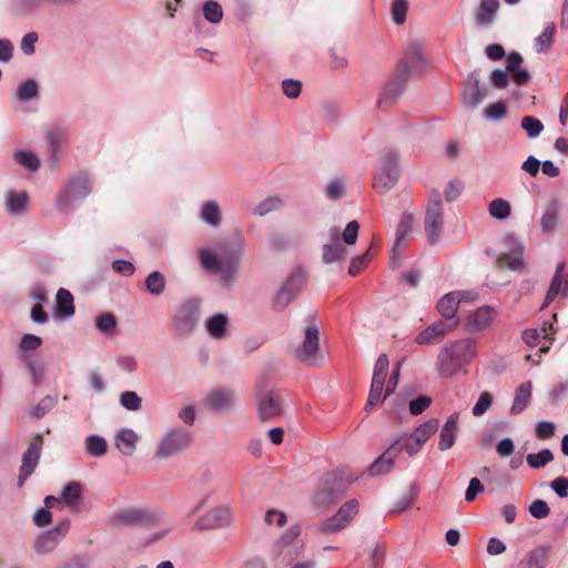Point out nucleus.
I'll use <instances>...</instances> for the list:
<instances>
[{
    "label": "nucleus",
    "instance_id": "nucleus-2",
    "mask_svg": "<svg viewBox=\"0 0 568 568\" xmlns=\"http://www.w3.org/2000/svg\"><path fill=\"white\" fill-rule=\"evenodd\" d=\"M246 244L242 235L237 237V253L220 256L217 253L207 250H199V257L203 268L212 274H220L224 284L230 286L239 270V255Z\"/></svg>",
    "mask_w": 568,
    "mask_h": 568
},
{
    "label": "nucleus",
    "instance_id": "nucleus-55",
    "mask_svg": "<svg viewBox=\"0 0 568 568\" xmlns=\"http://www.w3.org/2000/svg\"><path fill=\"white\" fill-rule=\"evenodd\" d=\"M43 0H11V9L14 13L26 16L33 12Z\"/></svg>",
    "mask_w": 568,
    "mask_h": 568
},
{
    "label": "nucleus",
    "instance_id": "nucleus-36",
    "mask_svg": "<svg viewBox=\"0 0 568 568\" xmlns=\"http://www.w3.org/2000/svg\"><path fill=\"white\" fill-rule=\"evenodd\" d=\"M145 287L151 295L163 294L166 287L165 276L159 271L150 273L145 278Z\"/></svg>",
    "mask_w": 568,
    "mask_h": 568
},
{
    "label": "nucleus",
    "instance_id": "nucleus-5",
    "mask_svg": "<svg viewBox=\"0 0 568 568\" xmlns=\"http://www.w3.org/2000/svg\"><path fill=\"white\" fill-rule=\"evenodd\" d=\"M163 515L149 507H128L115 511L110 519L114 526L153 525L161 521Z\"/></svg>",
    "mask_w": 568,
    "mask_h": 568
},
{
    "label": "nucleus",
    "instance_id": "nucleus-30",
    "mask_svg": "<svg viewBox=\"0 0 568 568\" xmlns=\"http://www.w3.org/2000/svg\"><path fill=\"white\" fill-rule=\"evenodd\" d=\"M495 316V311L489 306L479 307L469 316V327L471 331H481L488 327Z\"/></svg>",
    "mask_w": 568,
    "mask_h": 568
},
{
    "label": "nucleus",
    "instance_id": "nucleus-37",
    "mask_svg": "<svg viewBox=\"0 0 568 568\" xmlns=\"http://www.w3.org/2000/svg\"><path fill=\"white\" fill-rule=\"evenodd\" d=\"M38 95L39 87L38 83L32 79L22 81L14 92V97L19 101H29L36 99Z\"/></svg>",
    "mask_w": 568,
    "mask_h": 568
},
{
    "label": "nucleus",
    "instance_id": "nucleus-17",
    "mask_svg": "<svg viewBox=\"0 0 568 568\" xmlns=\"http://www.w3.org/2000/svg\"><path fill=\"white\" fill-rule=\"evenodd\" d=\"M43 439L41 435H38L34 440L29 445L28 449L24 452L22 456V465L20 467L19 474V485L22 486L24 480L33 473L36 469L40 453L42 449Z\"/></svg>",
    "mask_w": 568,
    "mask_h": 568
},
{
    "label": "nucleus",
    "instance_id": "nucleus-38",
    "mask_svg": "<svg viewBox=\"0 0 568 568\" xmlns=\"http://www.w3.org/2000/svg\"><path fill=\"white\" fill-rule=\"evenodd\" d=\"M85 450L90 456L101 457L108 450V443L101 436L90 435L85 438Z\"/></svg>",
    "mask_w": 568,
    "mask_h": 568
},
{
    "label": "nucleus",
    "instance_id": "nucleus-43",
    "mask_svg": "<svg viewBox=\"0 0 568 568\" xmlns=\"http://www.w3.org/2000/svg\"><path fill=\"white\" fill-rule=\"evenodd\" d=\"M81 494V485L79 483L71 481L64 486L62 490V498L68 506L75 507L79 505Z\"/></svg>",
    "mask_w": 568,
    "mask_h": 568
},
{
    "label": "nucleus",
    "instance_id": "nucleus-12",
    "mask_svg": "<svg viewBox=\"0 0 568 568\" xmlns=\"http://www.w3.org/2000/svg\"><path fill=\"white\" fill-rule=\"evenodd\" d=\"M257 412L262 420H271L283 412V400L277 392L262 388L257 392Z\"/></svg>",
    "mask_w": 568,
    "mask_h": 568
},
{
    "label": "nucleus",
    "instance_id": "nucleus-41",
    "mask_svg": "<svg viewBox=\"0 0 568 568\" xmlns=\"http://www.w3.org/2000/svg\"><path fill=\"white\" fill-rule=\"evenodd\" d=\"M392 445L398 446V455L403 452V449H406L407 454L410 457L415 456L423 446V444L419 440H417L412 434L400 436Z\"/></svg>",
    "mask_w": 568,
    "mask_h": 568
},
{
    "label": "nucleus",
    "instance_id": "nucleus-6",
    "mask_svg": "<svg viewBox=\"0 0 568 568\" xmlns=\"http://www.w3.org/2000/svg\"><path fill=\"white\" fill-rule=\"evenodd\" d=\"M92 191V183L87 173L74 175L59 193L55 205L59 211L67 212L71 209L72 202L87 197Z\"/></svg>",
    "mask_w": 568,
    "mask_h": 568
},
{
    "label": "nucleus",
    "instance_id": "nucleus-7",
    "mask_svg": "<svg viewBox=\"0 0 568 568\" xmlns=\"http://www.w3.org/2000/svg\"><path fill=\"white\" fill-rule=\"evenodd\" d=\"M398 153L394 150H385L381 155V164L374 175L373 186L381 193L393 189L398 181L397 168Z\"/></svg>",
    "mask_w": 568,
    "mask_h": 568
},
{
    "label": "nucleus",
    "instance_id": "nucleus-50",
    "mask_svg": "<svg viewBox=\"0 0 568 568\" xmlns=\"http://www.w3.org/2000/svg\"><path fill=\"white\" fill-rule=\"evenodd\" d=\"M300 535L301 526L295 524L292 525L276 541L281 544H288L303 549L304 544L303 540L300 538Z\"/></svg>",
    "mask_w": 568,
    "mask_h": 568
},
{
    "label": "nucleus",
    "instance_id": "nucleus-28",
    "mask_svg": "<svg viewBox=\"0 0 568 568\" xmlns=\"http://www.w3.org/2000/svg\"><path fill=\"white\" fill-rule=\"evenodd\" d=\"M139 440L138 434L133 429L122 428L115 435V447L125 456H131Z\"/></svg>",
    "mask_w": 568,
    "mask_h": 568
},
{
    "label": "nucleus",
    "instance_id": "nucleus-45",
    "mask_svg": "<svg viewBox=\"0 0 568 568\" xmlns=\"http://www.w3.org/2000/svg\"><path fill=\"white\" fill-rule=\"evenodd\" d=\"M520 126L529 139H536L544 130L541 121L531 115H525L520 121Z\"/></svg>",
    "mask_w": 568,
    "mask_h": 568
},
{
    "label": "nucleus",
    "instance_id": "nucleus-32",
    "mask_svg": "<svg viewBox=\"0 0 568 568\" xmlns=\"http://www.w3.org/2000/svg\"><path fill=\"white\" fill-rule=\"evenodd\" d=\"M227 316L215 314L206 320L205 327L211 337L221 339L225 336L227 329Z\"/></svg>",
    "mask_w": 568,
    "mask_h": 568
},
{
    "label": "nucleus",
    "instance_id": "nucleus-63",
    "mask_svg": "<svg viewBox=\"0 0 568 568\" xmlns=\"http://www.w3.org/2000/svg\"><path fill=\"white\" fill-rule=\"evenodd\" d=\"M317 527L321 532L328 535L339 531L346 527V524L339 520V517L335 514L333 517L320 523Z\"/></svg>",
    "mask_w": 568,
    "mask_h": 568
},
{
    "label": "nucleus",
    "instance_id": "nucleus-20",
    "mask_svg": "<svg viewBox=\"0 0 568 568\" xmlns=\"http://www.w3.org/2000/svg\"><path fill=\"white\" fill-rule=\"evenodd\" d=\"M458 322L452 324L438 321L419 332L415 338L418 345H433L439 343L443 337L457 326Z\"/></svg>",
    "mask_w": 568,
    "mask_h": 568
},
{
    "label": "nucleus",
    "instance_id": "nucleus-19",
    "mask_svg": "<svg viewBox=\"0 0 568 568\" xmlns=\"http://www.w3.org/2000/svg\"><path fill=\"white\" fill-rule=\"evenodd\" d=\"M407 81V78L398 77L395 71L394 75L383 87L376 101L377 106L385 108L395 103L403 93Z\"/></svg>",
    "mask_w": 568,
    "mask_h": 568
},
{
    "label": "nucleus",
    "instance_id": "nucleus-26",
    "mask_svg": "<svg viewBox=\"0 0 568 568\" xmlns=\"http://www.w3.org/2000/svg\"><path fill=\"white\" fill-rule=\"evenodd\" d=\"M523 58L518 52H511L507 57L506 71L510 73L513 80L518 85H525L530 79V74L526 69H520Z\"/></svg>",
    "mask_w": 568,
    "mask_h": 568
},
{
    "label": "nucleus",
    "instance_id": "nucleus-51",
    "mask_svg": "<svg viewBox=\"0 0 568 568\" xmlns=\"http://www.w3.org/2000/svg\"><path fill=\"white\" fill-rule=\"evenodd\" d=\"M497 262L500 267H507L511 271L521 270L524 266L523 252L520 250L518 253H516L514 255L501 254L498 257Z\"/></svg>",
    "mask_w": 568,
    "mask_h": 568
},
{
    "label": "nucleus",
    "instance_id": "nucleus-62",
    "mask_svg": "<svg viewBox=\"0 0 568 568\" xmlns=\"http://www.w3.org/2000/svg\"><path fill=\"white\" fill-rule=\"evenodd\" d=\"M484 113L488 120L500 121L507 115V106L504 102H495L489 104Z\"/></svg>",
    "mask_w": 568,
    "mask_h": 568
},
{
    "label": "nucleus",
    "instance_id": "nucleus-9",
    "mask_svg": "<svg viewBox=\"0 0 568 568\" xmlns=\"http://www.w3.org/2000/svg\"><path fill=\"white\" fill-rule=\"evenodd\" d=\"M305 285V273L301 268L292 271L275 294L273 298V307L276 311L285 310L292 302L296 300Z\"/></svg>",
    "mask_w": 568,
    "mask_h": 568
},
{
    "label": "nucleus",
    "instance_id": "nucleus-22",
    "mask_svg": "<svg viewBox=\"0 0 568 568\" xmlns=\"http://www.w3.org/2000/svg\"><path fill=\"white\" fill-rule=\"evenodd\" d=\"M398 457V446L390 445L367 469L372 477H378L388 474Z\"/></svg>",
    "mask_w": 568,
    "mask_h": 568
},
{
    "label": "nucleus",
    "instance_id": "nucleus-33",
    "mask_svg": "<svg viewBox=\"0 0 568 568\" xmlns=\"http://www.w3.org/2000/svg\"><path fill=\"white\" fill-rule=\"evenodd\" d=\"M457 295L454 292L445 294L437 303L439 314L448 320L455 317L458 307Z\"/></svg>",
    "mask_w": 568,
    "mask_h": 568
},
{
    "label": "nucleus",
    "instance_id": "nucleus-46",
    "mask_svg": "<svg viewBox=\"0 0 568 568\" xmlns=\"http://www.w3.org/2000/svg\"><path fill=\"white\" fill-rule=\"evenodd\" d=\"M554 459V455L550 449L544 448L536 454H528L526 457L529 467L539 469L545 467L548 463Z\"/></svg>",
    "mask_w": 568,
    "mask_h": 568
},
{
    "label": "nucleus",
    "instance_id": "nucleus-8",
    "mask_svg": "<svg viewBox=\"0 0 568 568\" xmlns=\"http://www.w3.org/2000/svg\"><path fill=\"white\" fill-rule=\"evenodd\" d=\"M427 67L424 54V44L419 41L409 42L404 51L403 59L397 63L398 77L407 78L419 75Z\"/></svg>",
    "mask_w": 568,
    "mask_h": 568
},
{
    "label": "nucleus",
    "instance_id": "nucleus-27",
    "mask_svg": "<svg viewBox=\"0 0 568 568\" xmlns=\"http://www.w3.org/2000/svg\"><path fill=\"white\" fill-rule=\"evenodd\" d=\"M302 550L295 546L275 541L271 548V556L274 561L287 565L297 558Z\"/></svg>",
    "mask_w": 568,
    "mask_h": 568
},
{
    "label": "nucleus",
    "instance_id": "nucleus-56",
    "mask_svg": "<svg viewBox=\"0 0 568 568\" xmlns=\"http://www.w3.org/2000/svg\"><path fill=\"white\" fill-rule=\"evenodd\" d=\"M413 219L409 214H404L397 225L395 243L393 247V253H395L396 247L402 243V241L406 237L408 232L412 229Z\"/></svg>",
    "mask_w": 568,
    "mask_h": 568
},
{
    "label": "nucleus",
    "instance_id": "nucleus-21",
    "mask_svg": "<svg viewBox=\"0 0 568 568\" xmlns=\"http://www.w3.org/2000/svg\"><path fill=\"white\" fill-rule=\"evenodd\" d=\"M336 481L337 478L334 474H325L313 496L314 504L317 506L331 504L339 493V489L335 488Z\"/></svg>",
    "mask_w": 568,
    "mask_h": 568
},
{
    "label": "nucleus",
    "instance_id": "nucleus-39",
    "mask_svg": "<svg viewBox=\"0 0 568 568\" xmlns=\"http://www.w3.org/2000/svg\"><path fill=\"white\" fill-rule=\"evenodd\" d=\"M57 310L60 314L71 316L74 314L73 296L65 288H60L55 296Z\"/></svg>",
    "mask_w": 568,
    "mask_h": 568
},
{
    "label": "nucleus",
    "instance_id": "nucleus-54",
    "mask_svg": "<svg viewBox=\"0 0 568 568\" xmlns=\"http://www.w3.org/2000/svg\"><path fill=\"white\" fill-rule=\"evenodd\" d=\"M120 404L128 410L136 412L142 408V398L133 390L120 395Z\"/></svg>",
    "mask_w": 568,
    "mask_h": 568
},
{
    "label": "nucleus",
    "instance_id": "nucleus-31",
    "mask_svg": "<svg viewBox=\"0 0 568 568\" xmlns=\"http://www.w3.org/2000/svg\"><path fill=\"white\" fill-rule=\"evenodd\" d=\"M201 220L213 226L219 227L222 222V213L220 205L215 201H206L202 204L201 213H200Z\"/></svg>",
    "mask_w": 568,
    "mask_h": 568
},
{
    "label": "nucleus",
    "instance_id": "nucleus-35",
    "mask_svg": "<svg viewBox=\"0 0 568 568\" xmlns=\"http://www.w3.org/2000/svg\"><path fill=\"white\" fill-rule=\"evenodd\" d=\"M389 368V359L386 354H381L375 363L372 384L384 388L385 379Z\"/></svg>",
    "mask_w": 568,
    "mask_h": 568
},
{
    "label": "nucleus",
    "instance_id": "nucleus-34",
    "mask_svg": "<svg viewBox=\"0 0 568 568\" xmlns=\"http://www.w3.org/2000/svg\"><path fill=\"white\" fill-rule=\"evenodd\" d=\"M29 196L26 192H10L7 196V210L12 215H21L28 204Z\"/></svg>",
    "mask_w": 568,
    "mask_h": 568
},
{
    "label": "nucleus",
    "instance_id": "nucleus-15",
    "mask_svg": "<svg viewBox=\"0 0 568 568\" xmlns=\"http://www.w3.org/2000/svg\"><path fill=\"white\" fill-rule=\"evenodd\" d=\"M328 242L323 245L322 261L325 264H332L335 262H343L347 257V250L341 243L339 230L337 227H331L328 230Z\"/></svg>",
    "mask_w": 568,
    "mask_h": 568
},
{
    "label": "nucleus",
    "instance_id": "nucleus-61",
    "mask_svg": "<svg viewBox=\"0 0 568 568\" xmlns=\"http://www.w3.org/2000/svg\"><path fill=\"white\" fill-rule=\"evenodd\" d=\"M357 511L358 503L356 500H349L339 508L336 515L339 517V520L347 526L353 520Z\"/></svg>",
    "mask_w": 568,
    "mask_h": 568
},
{
    "label": "nucleus",
    "instance_id": "nucleus-58",
    "mask_svg": "<svg viewBox=\"0 0 568 568\" xmlns=\"http://www.w3.org/2000/svg\"><path fill=\"white\" fill-rule=\"evenodd\" d=\"M408 11L407 0H393L390 7L392 19L396 24H403L406 21Z\"/></svg>",
    "mask_w": 568,
    "mask_h": 568
},
{
    "label": "nucleus",
    "instance_id": "nucleus-57",
    "mask_svg": "<svg viewBox=\"0 0 568 568\" xmlns=\"http://www.w3.org/2000/svg\"><path fill=\"white\" fill-rule=\"evenodd\" d=\"M16 161L30 171H37L40 166V161L37 155L29 151H19L14 155Z\"/></svg>",
    "mask_w": 568,
    "mask_h": 568
},
{
    "label": "nucleus",
    "instance_id": "nucleus-25",
    "mask_svg": "<svg viewBox=\"0 0 568 568\" xmlns=\"http://www.w3.org/2000/svg\"><path fill=\"white\" fill-rule=\"evenodd\" d=\"M458 432V415L453 414L450 415L444 426L442 427L440 434H439V444L438 448L439 450L444 452L449 448H452L456 442Z\"/></svg>",
    "mask_w": 568,
    "mask_h": 568
},
{
    "label": "nucleus",
    "instance_id": "nucleus-52",
    "mask_svg": "<svg viewBox=\"0 0 568 568\" xmlns=\"http://www.w3.org/2000/svg\"><path fill=\"white\" fill-rule=\"evenodd\" d=\"M204 18L211 23H219L223 18V9L216 1H206L203 6Z\"/></svg>",
    "mask_w": 568,
    "mask_h": 568
},
{
    "label": "nucleus",
    "instance_id": "nucleus-44",
    "mask_svg": "<svg viewBox=\"0 0 568 568\" xmlns=\"http://www.w3.org/2000/svg\"><path fill=\"white\" fill-rule=\"evenodd\" d=\"M438 425V419H429L426 423L419 425L412 435L422 444H425L429 437L437 432Z\"/></svg>",
    "mask_w": 568,
    "mask_h": 568
},
{
    "label": "nucleus",
    "instance_id": "nucleus-60",
    "mask_svg": "<svg viewBox=\"0 0 568 568\" xmlns=\"http://www.w3.org/2000/svg\"><path fill=\"white\" fill-rule=\"evenodd\" d=\"M369 261V251H366L365 253L353 257L349 263L348 274L351 276L358 275L368 265Z\"/></svg>",
    "mask_w": 568,
    "mask_h": 568
},
{
    "label": "nucleus",
    "instance_id": "nucleus-4",
    "mask_svg": "<svg viewBox=\"0 0 568 568\" xmlns=\"http://www.w3.org/2000/svg\"><path fill=\"white\" fill-rule=\"evenodd\" d=\"M192 443L191 434L184 428L168 429L156 444L155 457L165 459L186 450Z\"/></svg>",
    "mask_w": 568,
    "mask_h": 568
},
{
    "label": "nucleus",
    "instance_id": "nucleus-16",
    "mask_svg": "<svg viewBox=\"0 0 568 568\" xmlns=\"http://www.w3.org/2000/svg\"><path fill=\"white\" fill-rule=\"evenodd\" d=\"M70 528V523L64 520L60 523L54 529L42 532L36 540L34 548L39 554L51 552L61 539L65 536Z\"/></svg>",
    "mask_w": 568,
    "mask_h": 568
},
{
    "label": "nucleus",
    "instance_id": "nucleus-29",
    "mask_svg": "<svg viewBox=\"0 0 568 568\" xmlns=\"http://www.w3.org/2000/svg\"><path fill=\"white\" fill-rule=\"evenodd\" d=\"M531 382L521 383L515 394V398L510 408V413L514 415L523 413L531 400Z\"/></svg>",
    "mask_w": 568,
    "mask_h": 568
},
{
    "label": "nucleus",
    "instance_id": "nucleus-14",
    "mask_svg": "<svg viewBox=\"0 0 568 568\" xmlns=\"http://www.w3.org/2000/svg\"><path fill=\"white\" fill-rule=\"evenodd\" d=\"M487 97L485 87L480 85L478 71L468 74L462 92V103L468 110L476 109Z\"/></svg>",
    "mask_w": 568,
    "mask_h": 568
},
{
    "label": "nucleus",
    "instance_id": "nucleus-40",
    "mask_svg": "<svg viewBox=\"0 0 568 568\" xmlns=\"http://www.w3.org/2000/svg\"><path fill=\"white\" fill-rule=\"evenodd\" d=\"M488 212L496 220H506L511 213L510 203L504 199H495L488 205Z\"/></svg>",
    "mask_w": 568,
    "mask_h": 568
},
{
    "label": "nucleus",
    "instance_id": "nucleus-53",
    "mask_svg": "<svg viewBox=\"0 0 568 568\" xmlns=\"http://www.w3.org/2000/svg\"><path fill=\"white\" fill-rule=\"evenodd\" d=\"M64 135V131L59 128H51L47 131V140L50 143L52 150V159L54 162L57 161V154L60 150Z\"/></svg>",
    "mask_w": 568,
    "mask_h": 568
},
{
    "label": "nucleus",
    "instance_id": "nucleus-18",
    "mask_svg": "<svg viewBox=\"0 0 568 568\" xmlns=\"http://www.w3.org/2000/svg\"><path fill=\"white\" fill-rule=\"evenodd\" d=\"M234 403V390L223 387L211 390L204 399L206 408L219 413L229 412L233 407Z\"/></svg>",
    "mask_w": 568,
    "mask_h": 568
},
{
    "label": "nucleus",
    "instance_id": "nucleus-23",
    "mask_svg": "<svg viewBox=\"0 0 568 568\" xmlns=\"http://www.w3.org/2000/svg\"><path fill=\"white\" fill-rule=\"evenodd\" d=\"M500 3L499 0H480L478 8L474 13V20L478 27H488L497 18Z\"/></svg>",
    "mask_w": 568,
    "mask_h": 568
},
{
    "label": "nucleus",
    "instance_id": "nucleus-24",
    "mask_svg": "<svg viewBox=\"0 0 568 568\" xmlns=\"http://www.w3.org/2000/svg\"><path fill=\"white\" fill-rule=\"evenodd\" d=\"M561 204L559 200L551 199L540 217V229L545 234L555 232L560 220Z\"/></svg>",
    "mask_w": 568,
    "mask_h": 568
},
{
    "label": "nucleus",
    "instance_id": "nucleus-49",
    "mask_svg": "<svg viewBox=\"0 0 568 568\" xmlns=\"http://www.w3.org/2000/svg\"><path fill=\"white\" fill-rule=\"evenodd\" d=\"M555 23L548 22L540 36L535 39V48L537 52H542L550 47L554 39Z\"/></svg>",
    "mask_w": 568,
    "mask_h": 568
},
{
    "label": "nucleus",
    "instance_id": "nucleus-10",
    "mask_svg": "<svg viewBox=\"0 0 568 568\" xmlns=\"http://www.w3.org/2000/svg\"><path fill=\"white\" fill-rule=\"evenodd\" d=\"M200 317V302L197 300L183 301L175 311L172 329L175 334L185 336L193 332Z\"/></svg>",
    "mask_w": 568,
    "mask_h": 568
},
{
    "label": "nucleus",
    "instance_id": "nucleus-11",
    "mask_svg": "<svg viewBox=\"0 0 568 568\" xmlns=\"http://www.w3.org/2000/svg\"><path fill=\"white\" fill-rule=\"evenodd\" d=\"M234 521L233 511L227 505H219L205 515L201 516L195 528L199 530H212L230 527Z\"/></svg>",
    "mask_w": 568,
    "mask_h": 568
},
{
    "label": "nucleus",
    "instance_id": "nucleus-42",
    "mask_svg": "<svg viewBox=\"0 0 568 568\" xmlns=\"http://www.w3.org/2000/svg\"><path fill=\"white\" fill-rule=\"evenodd\" d=\"M565 268V264L560 263L557 265L555 275L551 280L550 286L547 291L545 303L542 305V308L546 307L559 293L561 285H562V272Z\"/></svg>",
    "mask_w": 568,
    "mask_h": 568
},
{
    "label": "nucleus",
    "instance_id": "nucleus-1",
    "mask_svg": "<svg viewBox=\"0 0 568 568\" xmlns=\"http://www.w3.org/2000/svg\"><path fill=\"white\" fill-rule=\"evenodd\" d=\"M476 354V342L470 338L449 342L437 355L436 371L440 377H452L463 372Z\"/></svg>",
    "mask_w": 568,
    "mask_h": 568
},
{
    "label": "nucleus",
    "instance_id": "nucleus-13",
    "mask_svg": "<svg viewBox=\"0 0 568 568\" xmlns=\"http://www.w3.org/2000/svg\"><path fill=\"white\" fill-rule=\"evenodd\" d=\"M320 347V332L315 325H310L305 328L304 341L302 345L294 349L293 356L307 364L316 363V354Z\"/></svg>",
    "mask_w": 568,
    "mask_h": 568
},
{
    "label": "nucleus",
    "instance_id": "nucleus-3",
    "mask_svg": "<svg viewBox=\"0 0 568 568\" xmlns=\"http://www.w3.org/2000/svg\"><path fill=\"white\" fill-rule=\"evenodd\" d=\"M424 227L429 244H436L444 227V209L442 195L434 190L428 195V202L425 212Z\"/></svg>",
    "mask_w": 568,
    "mask_h": 568
},
{
    "label": "nucleus",
    "instance_id": "nucleus-64",
    "mask_svg": "<svg viewBox=\"0 0 568 568\" xmlns=\"http://www.w3.org/2000/svg\"><path fill=\"white\" fill-rule=\"evenodd\" d=\"M345 194L344 182L339 179L332 180L325 186V195L329 200H338Z\"/></svg>",
    "mask_w": 568,
    "mask_h": 568
},
{
    "label": "nucleus",
    "instance_id": "nucleus-59",
    "mask_svg": "<svg viewBox=\"0 0 568 568\" xmlns=\"http://www.w3.org/2000/svg\"><path fill=\"white\" fill-rule=\"evenodd\" d=\"M97 328L104 334H112L116 327V318L112 313H105L95 317Z\"/></svg>",
    "mask_w": 568,
    "mask_h": 568
},
{
    "label": "nucleus",
    "instance_id": "nucleus-47",
    "mask_svg": "<svg viewBox=\"0 0 568 568\" xmlns=\"http://www.w3.org/2000/svg\"><path fill=\"white\" fill-rule=\"evenodd\" d=\"M283 206V201L278 196H270L264 201L260 202L254 207V214L258 216H264L273 211L280 210Z\"/></svg>",
    "mask_w": 568,
    "mask_h": 568
},
{
    "label": "nucleus",
    "instance_id": "nucleus-48",
    "mask_svg": "<svg viewBox=\"0 0 568 568\" xmlns=\"http://www.w3.org/2000/svg\"><path fill=\"white\" fill-rule=\"evenodd\" d=\"M545 554L541 549L529 551L519 562L517 568H542Z\"/></svg>",
    "mask_w": 568,
    "mask_h": 568
}]
</instances>
